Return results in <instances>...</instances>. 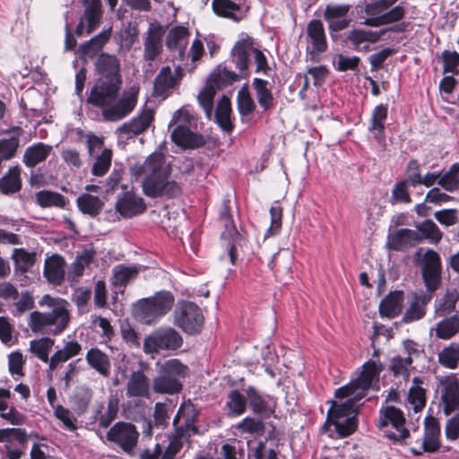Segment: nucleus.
Segmentation results:
<instances>
[{
    "mask_svg": "<svg viewBox=\"0 0 459 459\" xmlns=\"http://www.w3.org/2000/svg\"><path fill=\"white\" fill-rule=\"evenodd\" d=\"M165 157L160 152H152L143 163H135L131 167V174L136 179L143 178V193L150 198L178 197L182 189L178 183L169 180L170 171L164 167Z\"/></svg>",
    "mask_w": 459,
    "mask_h": 459,
    "instance_id": "obj_1",
    "label": "nucleus"
},
{
    "mask_svg": "<svg viewBox=\"0 0 459 459\" xmlns=\"http://www.w3.org/2000/svg\"><path fill=\"white\" fill-rule=\"evenodd\" d=\"M123 82L97 78L86 99V103L101 109L105 121L116 122L128 116L135 108L134 94L119 99Z\"/></svg>",
    "mask_w": 459,
    "mask_h": 459,
    "instance_id": "obj_2",
    "label": "nucleus"
},
{
    "mask_svg": "<svg viewBox=\"0 0 459 459\" xmlns=\"http://www.w3.org/2000/svg\"><path fill=\"white\" fill-rule=\"evenodd\" d=\"M45 299H49L48 306L52 307L50 312L33 311L30 315V326L32 332L47 331L48 326H54L53 329L48 331V333L57 335L63 333L69 323L70 315L64 304H56V299L48 295Z\"/></svg>",
    "mask_w": 459,
    "mask_h": 459,
    "instance_id": "obj_3",
    "label": "nucleus"
},
{
    "mask_svg": "<svg viewBox=\"0 0 459 459\" xmlns=\"http://www.w3.org/2000/svg\"><path fill=\"white\" fill-rule=\"evenodd\" d=\"M188 368L179 359H170L159 368L152 379V388L156 394H177L183 389L181 379L186 375Z\"/></svg>",
    "mask_w": 459,
    "mask_h": 459,
    "instance_id": "obj_4",
    "label": "nucleus"
},
{
    "mask_svg": "<svg viewBox=\"0 0 459 459\" xmlns=\"http://www.w3.org/2000/svg\"><path fill=\"white\" fill-rule=\"evenodd\" d=\"M405 422L404 413L401 409L394 405L381 406L377 427L387 439L394 443H403L410 437Z\"/></svg>",
    "mask_w": 459,
    "mask_h": 459,
    "instance_id": "obj_5",
    "label": "nucleus"
},
{
    "mask_svg": "<svg viewBox=\"0 0 459 459\" xmlns=\"http://www.w3.org/2000/svg\"><path fill=\"white\" fill-rule=\"evenodd\" d=\"M174 301V296L170 291H158L153 296L139 301L137 316L143 323L153 324L172 308Z\"/></svg>",
    "mask_w": 459,
    "mask_h": 459,
    "instance_id": "obj_6",
    "label": "nucleus"
},
{
    "mask_svg": "<svg viewBox=\"0 0 459 459\" xmlns=\"http://www.w3.org/2000/svg\"><path fill=\"white\" fill-rule=\"evenodd\" d=\"M183 344L180 333L169 326L153 330L143 341L146 354H159L161 351H176Z\"/></svg>",
    "mask_w": 459,
    "mask_h": 459,
    "instance_id": "obj_7",
    "label": "nucleus"
},
{
    "mask_svg": "<svg viewBox=\"0 0 459 459\" xmlns=\"http://www.w3.org/2000/svg\"><path fill=\"white\" fill-rule=\"evenodd\" d=\"M177 325L187 334H197L202 331L204 317L202 309L194 302H178L175 312Z\"/></svg>",
    "mask_w": 459,
    "mask_h": 459,
    "instance_id": "obj_8",
    "label": "nucleus"
},
{
    "mask_svg": "<svg viewBox=\"0 0 459 459\" xmlns=\"http://www.w3.org/2000/svg\"><path fill=\"white\" fill-rule=\"evenodd\" d=\"M350 9L349 4H327L325 8L323 16L333 42L341 39L340 31L347 29L351 22V19L347 16Z\"/></svg>",
    "mask_w": 459,
    "mask_h": 459,
    "instance_id": "obj_9",
    "label": "nucleus"
},
{
    "mask_svg": "<svg viewBox=\"0 0 459 459\" xmlns=\"http://www.w3.org/2000/svg\"><path fill=\"white\" fill-rule=\"evenodd\" d=\"M442 264L437 252L428 249L423 255L421 275L427 292L433 293L441 284Z\"/></svg>",
    "mask_w": 459,
    "mask_h": 459,
    "instance_id": "obj_10",
    "label": "nucleus"
},
{
    "mask_svg": "<svg viewBox=\"0 0 459 459\" xmlns=\"http://www.w3.org/2000/svg\"><path fill=\"white\" fill-rule=\"evenodd\" d=\"M409 24L410 22H402V23L400 24L392 25L390 27L382 29L378 31L368 30L364 29H353L347 33L346 39L343 40V42H351L353 48L359 50V46L362 43H377L387 32H405L407 30Z\"/></svg>",
    "mask_w": 459,
    "mask_h": 459,
    "instance_id": "obj_11",
    "label": "nucleus"
},
{
    "mask_svg": "<svg viewBox=\"0 0 459 459\" xmlns=\"http://www.w3.org/2000/svg\"><path fill=\"white\" fill-rule=\"evenodd\" d=\"M107 439L118 445L125 452L132 451L137 444L139 433L134 424L118 421L107 432Z\"/></svg>",
    "mask_w": 459,
    "mask_h": 459,
    "instance_id": "obj_12",
    "label": "nucleus"
},
{
    "mask_svg": "<svg viewBox=\"0 0 459 459\" xmlns=\"http://www.w3.org/2000/svg\"><path fill=\"white\" fill-rule=\"evenodd\" d=\"M94 66L99 79L123 82L121 64L117 56L101 52L98 55Z\"/></svg>",
    "mask_w": 459,
    "mask_h": 459,
    "instance_id": "obj_13",
    "label": "nucleus"
},
{
    "mask_svg": "<svg viewBox=\"0 0 459 459\" xmlns=\"http://www.w3.org/2000/svg\"><path fill=\"white\" fill-rule=\"evenodd\" d=\"M254 40L250 36L238 40L233 46L230 56L231 61L244 79L249 76L250 52H253Z\"/></svg>",
    "mask_w": 459,
    "mask_h": 459,
    "instance_id": "obj_14",
    "label": "nucleus"
},
{
    "mask_svg": "<svg viewBox=\"0 0 459 459\" xmlns=\"http://www.w3.org/2000/svg\"><path fill=\"white\" fill-rule=\"evenodd\" d=\"M115 208L122 217L130 219L143 214L147 206L143 197L138 196L132 191H127L117 200Z\"/></svg>",
    "mask_w": 459,
    "mask_h": 459,
    "instance_id": "obj_15",
    "label": "nucleus"
},
{
    "mask_svg": "<svg viewBox=\"0 0 459 459\" xmlns=\"http://www.w3.org/2000/svg\"><path fill=\"white\" fill-rule=\"evenodd\" d=\"M164 33L165 30L160 24L152 23L150 25L143 43V58L145 61L152 62L160 55Z\"/></svg>",
    "mask_w": 459,
    "mask_h": 459,
    "instance_id": "obj_16",
    "label": "nucleus"
},
{
    "mask_svg": "<svg viewBox=\"0 0 459 459\" xmlns=\"http://www.w3.org/2000/svg\"><path fill=\"white\" fill-rule=\"evenodd\" d=\"M441 427L439 420L429 415L424 420V436L422 440V450L425 453H436L441 447L440 442Z\"/></svg>",
    "mask_w": 459,
    "mask_h": 459,
    "instance_id": "obj_17",
    "label": "nucleus"
},
{
    "mask_svg": "<svg viewBox=\"0 0 459 459\" xmlns=\"http://www.w3.org/2000/svg\"><path fill=\"white\" fill-rule=\"evenodd\" d=\"M154 120V112L151 108H143L136 117L122 124L117 132L125 135H139L144 133Z\"/></svg>",
    "mask_w": 459,
    "mask_h": 459,
    "instance_id": "obj_18",
    "label": "nucleus"
},
{
    "mask_svg": "<svg viewBox=\"0 0 459 459\" xmlns=\"http://www.w3.org/2000/svg\"><path fill=\"white\" fill-rule=\"evenodd\" d=\"M172 142L183 149H196L205 145L204 137L192 132L186 126H177L171 133Z\"/></svg>",
    "mask_w": 459,
    "mask_h": 459,
    "instance_id": "obj_19",
    "label": "nucleus"
},
{
    "mask_svg": "<svg viewBox=\"0 0 459 459\" xmlns=\"http://www.w3.org/2000/svg\"><path fill=\"white\" fill-rule=\"evenodd\" d=\"M126 396L149 399L151 396V383L142 369L133 371L126 383Z\"/></svg>",
    "mask_w": 459,
    "mask_h": 459,
    "instance_id": "obj_20",
    "label": "nucleus"
},
{
    "mask_svg": "<svg viewBox=\"0 0 459 459\" xmlns=\"http://www.w3.org/2000/svg\"><path fill=\"white\" fill-rule=\"evenodd\" d=\"M382 365H377L374 360L368 359L362 365V370L357 378L352 379L356 385L360 388L358 398H364L368 390L371 387L375 377H378L382 371Z\"/></svg>",
    "mask_w": 459,
    "mask_h": 459,
    "instance_id": "obj_21",
    "label": "nucleus"
},
{
    "mask_svg": "<svg viewBox=\"0 0 459 459\" xmlns=\"http://www.w3.org/2000/svg\"><path fill=\"white\" fill-rule=\"evenodd\" d=\"M404 301L403 290L390 291L379 304V315L381 317L394 318L402 313Z\"/></svg>",
    "mask_w": 459,
    "mask_h": 459,
    "instance_id": "obj_22",
    "label": "nucleus"
},
{
    "mask_svg": "<svg viewBox=\"0 0 459 459\" xmlns=\"http://www.w3.org/2000/svg\"><path fill=\"white\" fill-rule=\"evenodd\" d=\"M65 267L64 257L56 254L45 260L43 274L49 283L59 286L65 281Z\"/></svg>",
    "mask_w": 459,
    "mask_h": 459,
    "instance_id": "obj_23",
    "label": "nucleus"
},
{
    "mask_svg": "<svg viewBox=\"0 0 459 459\" xmlns=\"http://www.w3.org/2000/svg\"><path fill=\"white\" fill-rule=\"evenodd\" d=\"M433 296L430 293H414L413 299L403 314L402 321L409 324L423 318L426 315V306L431 301Z\"/></svg>",
    "mask_w": 459,
    "mask_h": 459,
    "instance_id": "obj_24",
    "label": "nucleus"
},
{
    "mask_svg": "<svg viewBox=\"0 0 459 459\" xmlns=\"http://www.w3.org/2000/svg\"><path fill=\"white\" fill-rule=\"evenodd\" d=\"M306 33L311 42L314 53H324L328 48L326 35L323 22L313 19L308 22Z\"/></svg>",
    "mask_w": 459,
    "mask_h": 459,
    "instance_id": "obj_25",
    "label": "nucleus"
},
{
    "mask_svg": "<svg viewBox=\"0 0 459 459\" xmlns=\"http://www.w3.org/2000/svg\"><path fill=\"white\" fill-rule=\"evenodd\" d=\"M139 275V268L135 265L117 264L112 269L111 285L124 292L129 282L135 280Z\"/></svg>",
    "mask_w": 459,
    "mask_h": 459,
    "instance_id": "obj_26",
    "label": "nucleus"
},
{
    "mask_svg": "<svg viewBox=\"0 0 459 459\" xmlns=\"http://www.w3.org/2000/svg\"><path fill=\"white\" fill-rule=\"evenodd\" d=\"M443 411L446 416L451 415L459 407V379H448L441 394Z\"/></svg>",
    "mask_w": 459,
    "mask_h": 459,
    "instance_id": "obj_27",
    "label": "nucleus"
},
{
    "mask_svg": "<svg viewBox=\"0 0 459 459\" xmlns=\"http://www.w3.org/2000/svg\"><path fill=\"white\" fill-rule=\"evenodd\" d=\"M387 116V104H378L372 110L368 129L373 134L375 140L377 142L385 140V129Z\"/></svg>",
    "mask_w": 459,
    "mask_h": 459,
    "instance_id": "obj_28",
    "label": "nucleus"
},
{
    "mask_svg": "<svg viewBox=\"0 0 459 459\" xmlns=\"http://www.w3.org/2000/svg\"><path fill=\"white\" fill-rule=\"evenodd\" d=\"M21 173L22 169L19 165L10 167L0 178V194L13 195L21 191L22 187Z\"/></svg>",
    "mask_w": 459,
    "mask_h": 459,
    "instance_id": "obj_29",
    "label": "nucleus"
},
{
    "mask_svg": "<svg viewBox=\"0 0 459 459\" xmlns=\"http://www.w3.org/2000/svg\"><path fill=\"white\" fill-rule=\"evenodd\" d=\"M406 10L402 5H396L391 9H387L386 12L376 17H368L362 22V24L369 27H380L384 25L400 24L403 17L405 16Z\"/></svg>",
    "mask_w": 459,
    "mask_h": 459,
    "instance_id": "obj_30",
    "label": "nucleus"
},
{
    "mask_svg": "<svg viewBox=\"0 0 459 459\" xmlns=\"http://www.w3.org/2000/svg\"><path fill=\"white\" fill-rule=\"evenodd\" d=\"M421 238L418 233L409 229H400L388 237V247L391 250L400 251L420 242Z\"/></svg>",
    "mask_w": 459,
    "mask_h": 459,
    "instance_id": "obj_31",
    "label": "nucleus"
},
{
    "mask_svg": "<svg viewBox=\"0 0 459 459\" xmlns=\"http://www.w3.org/2000/svg\"><path fill=\"white\" fill-rule=\"evenodd\" d=\"M328 403H330V408L327 411V422L330 423H335L341 418L351 417L359 412V406L353 400H346L341 403L331 400Z\"/></svg>",
    "mask_w": 459,
    "mask_h": 459,
    "instance_id": "obj_32",
    "label": "nucleus"
},
{
    "mask_svg": "<svg viewBox=\"0 0 459 459\" xmlns=\"http://www.w3.org/2000/svg\"><path fill=\"white\" fill-rule=\"evenodd\" d=\"M51 151L52 147L44 143H34L25 149L22 162L28 168H34L45 161Z\"/></svg>",
    "mask_w": 459,
    "mask_h": 459,
    "instance_id": "obj_33",
    "label": "nucleus"
},
{
    "mask_svg": "<svg viewBox=\"0 0 459 459\" xmlns=\"http://www.w3.org/2000/svg\"><path fill=\"white\" fill-rule=\"evenodd\" d=\"M242 78L239 74L230 71L219 65L209 75L207 81L216 89L222 90Z\"/></svg>",
    "mask_w": 459,
    "mask_h": 459,
    "instance_id": "obj_34",
    "label": "nucleus"
},
{
    "mask_svg": "<svg viewBox=\"0 0 459 459\" xmlns=\"http://www.w3.org/2000/svg\"><path fill=\"white\" fill-rule=\"evenodd\" d=\"M252 85L255 91L257 102L263 110L268 111L272 109L275 105V101L273 91L269 87V82L262 78H255Z\"/></svg>",
    "mask_w": 459,
    "mask_h": 459,
    "instance_id": "obj_35",
    "label": "nucleus"
},
{
    "mask_svg": "<svg viewBox=\"0 0 459 459\" xmlns=\"http://www.w3.org/2000/svg\"><path fill=\"white\" fill-rule=\"evenodd\" d=\"M87 363L99 374L107 377L110 374V360L108 356L99 348H91L86 353Z\"/></svg>",
    "mask_w": 459,
    "mask_h": 459,
    "instance_id": "obj_36",
    "label": "nucleus"
},
{
    "mask_svg": "<svg viewBox=\"0 0 459 459\" xmlns=\"http://www.w3.org/2000/svg\"><path fill=\"white\" fill-rule=\"evenodd\" d=\"M231 112L230 100L226 95H223L217 104L215 110V121L226 133H231L234 129V125L230 119Z\"/></svg>",
    "mask_w": 459,
    "mask_h": 459,
    "instance_id": "obj_37",
    "label": "nucleus"
},
{
    "mask_svg": "<svg viewBox=\"0 0 459 459\" xmlns=\"http://www.w3.org/2000/svg\"><path fill=\"white\" fill-rule=\"evenodd\" d=\"M35 202L41 208L64 209L68 204V199L58 192L44 189L35 194Z\"/></svg>",
    "mask_w": 459,
    "mask_h": 459,
    "instance_id": "obj_38",
    "label": "nucleus"
},
{
    "mask_svg": "<svg viewBox=\"0 0 459 459\" xmlns=\"http://www.w3.org/2000/svg\"><path fill=\"white\" fill-rule=\"evenodd\" d=\"M111 36V28L104 30L90 40L82 43L79 48V52L83 56L93 57L109 40Z\"/></svg>",
    "mask_w": 459,
    "mask_h": 459,
    "instance_id": "obj_39",
    "label": "nucleus"
},
{
    "mask_svg": "<svg viewBox=\"0 0 459 459\" xmlns=\"http://www.w3.org/2000/svg\"><path fill=\"white\" fill-rule=\"evenodd\" d=\"M178 83V80L172 75L169 66H163L154 79L153 91L158 97L167 95V92L173 89Z\"/></svg>",
    "mask_w": 459,
    "mask_h": 459,
    "instance_id": "obj_40",
    "label": "nucleus"
},
{
    "mask_svg": "<svg viewBox=\"0 0 459 459\" xmlns=\"http://www.w3.org/2000/svg\"><path fill=\"white\" fill-rule=\"evenodd\" d=\"M82 345L77 341L67 342L64 348L56 351L49 359V368L55 369L59 363L65 362L71 358L80 354Z\"/></svg>",
    "mask_w": 459,
    "mask_h": 459,
    "instance_id": "obj_41",
    "label": "nucleus"
},
{
    "mask_svg": "<svg viewBox=\"0 0 459 459\" xmlns=\"http://www.w3.org/2000/svg\"><path fill=\"white\" fill-rule=\"evenodd\" d=\"M77 206L83 214L91 217L99 215L103 208V202L96 195L82 194L76 199Z\"/></svg>",
    "mask_w": 459,
    "mask_h": 459,
    "instance_id": "obj_42",
    "label": "nucleus"
},
{
    "mask_svg": "<svg viewBox=\"0 0 459 459\" xmlns=\"http://www.w3.org/2000/svg\"><path fill=\"white\" fill-rule=\"evenodd\" d=\"M212 7L213 12L220 17L228 18L234 22L241 20L236 14L240 10V5L231 0H212Z\"/></svg>",
    "mask_w": 459,
    "mask_h": 459,
    "instance_id": "obj_43",
    "label": "nucleus"
},
{
    "mask_svg": "<svg viewBox=\"0 0 459 459\" xmlns=\"http://www.w3.org/2000/svg\"><path fill=\"white\" fill-rule=\"evenodd\" d=\"M459 333V315L445 318L437 324L436 336L439 339L448 340Z\"/></svg>",
    "mask_w": 459,
    "mask_h": 459,
    "instance_id": "obj_44",
    "label": "nucleus"
},
{
    "mask_svg": "<svg viewBox=\"0 0 459 459\" xmlns=\"http://www.w3.org/2000/svg\"><path fill=\"white\" fill-rule=\"evenodd\" d=\"M246 393L247 400L248 401V404L252 411L255 414H263L268 417L270 415V411L267 408L268 403L260 393L254 386H248Z\"/></svg>",
    "mask_w": 459,
    "mask_h": 459,
    "instance_id": "obj_45",
    "label": "nucleus"
},
{
    "mask_svg": "<svg viewBox=\"0 0 459 459\" xmlns=\"http://www.w3.org/2000/svg\"><path fill=\"white\" fill-rule=\"evenodd\" d=\"M237 107L239 114L243 117L249 116L255 110V103L249 92L248 85L245 83L238 91Z\"/></svg>",
    "mask_w": 459,
    "mask_h": 459,
    "instance_id": "obj_46",
    "label": "nucleus"
},
{
    "mask_svg": "<svg viewBox=\"0 0 459 459\" xmlns=\"http://www.w3.org/2000/svg\"><path fill=\"white\" fill-rule=\"evenodd\" d=\"M96 252L94 249H83L72 264L71 273L74 277H82L85 268L89 267L94 261Z\"/></svg>",
    "mask_w": 459,
    "mask_h": 459,
    "instance_id": "obj_47",
    "label": "nucleus"
},
{
    "mask_svg": "<svg viewBox=\"0 0 459 459\" xmlns=\"http://www.w3.org/2000/svg\"><path fill=\"white\" fill-rule=\"evenodd\" d=\"M216 89L207 81L206 85L197 96L198 103L203 108L208 119H211L213 110Z\"/></svg>",
    "mask_w": 459,
    "mask_h": 459,
    "instance_id": "obj_48",
    "label": "nucleus"
},
{
    "mask_svg": "<svg viewBox=\"0 0 459 459\" xmlns=\"http://www.w3.org/2000/svg\"><path fill=\"white\" fill-rule=\"evenodd\" d=\"M55 343V341L49 337H42L38 340L30 341V350L43 362H49V352Z\"/></svg>",
    "mask_w": 459,
    "mask_h": 459,
    "instance_id": "obj_49",
    "label": "nucleus"
},
{
    "mask_svg": "<svg viewBox=\"0 0 459 459\" xmlns=\"http://www.w3.org/2000/svg\"><path fill=\"white\" fill-rule=\"evenodd\" d=\"M437 184L448 192L457 190L459 188V163H454L444 175L440 173Z\"/></svg>",
    "mask_w": 459,
    "mask_h": 459,
    "instance_id": "obj_50",
    "label": "nucleus"
},
{
    "mask_svg": "<svg viewBox=\"0 0 459 459\" xmlns=\"http://www.w3.org/2000/svg\"><path fill=\"white\" fill-rule=\"evenodd\" d=\"M92 393L88 387L77 388L74 395L71 397L73 409L78 415L83 414L91 401Z\"/></svg>",
    "mask_w": 459,
    "mask_h": 459,
    "instance_id": "obj_51",
    "label": "nucleus"
},
{
    "mask_svg": "<svg viewBox=\"0 0 459 459\" xmlns=\"http://www.w3.org/2000/svg\"><path fill=\"white\" fill-rule=\"evenodd\" d=\"M119 409V400L116 396H111L108 402L107 410L101 412L100 410L97 411L99 426L101 428H108L112 421L117 418Z\"/></svg>",
    "mask_w": 459,
    "mask_h": 459,
    "instance_id": "obj_52",
    "label": "nucleus"
},
{
    "mask_svg": "<svg viewBox=\"0 0 459 459\" xmlns=\"http://www.w3.org/2000/svg\"><path fill=\"white\" fill-rule=\"evenodd\" d=\"M226 407L229 409L230 415H241L246 411L247 397H245L238 390H231L228 394Z\"/></svg>",
    "mask_w": 459,
    "mask_h": 459,
    "instance_id": "obj_53",
    "label": "nucleus"
},
{
    "mask_svg": "<svg viewBox=\"0 0 459 459\" xmlns=\"http://www.w3.org/2000/svg\"><path fill=\"white\" fill-rule=\"evenodd\" d=\"M174 411V406L166 403H156L153 411L154 426L165 429L169 423V415Z\"/></svg>",
    "mask_w": 459,
    "mask_h": 459,
    "instance_id": "obj_54",
    "label": "nucleus"
},
{
    "mask_svg": "<svg viewBox=\"0 0 459 459\" xmlns=\"http://www.w3.org/2000/svg\"><path fill=\"white\" fill-rule=\"evenodd\" d=\"M112 160V151L110 149H103L96 157L91 168V173L96 177H103L109 169Z\"/></svg>",
    "mask_w": 459,
    "mask_h": 459,
    "instance_id": "obj_55",
    "label": "nucleus"
},
{
    "mask_svg": "<svg viewBox=\"0 0 459 459\" xmlns=\"http://www.w3.org/2000/svg\"><path fill=\"white\" fill-rule=\"evenodd\" d=\"M439 362L448 368H455L459 362V343L453 342L438 355Z\"/></svg>",
    "mask_w": 459,
    "mask_h": 459,
    "instance_id": "obj_56",
    "label": "nucleus"
},
{
    "mask_svg": "<svg viewBox=\"0 0 459 459\" xmlns=\"http://www.w3.org/2000/svg\"><path fill=\"white\" fill-rule=\"evenodd\" d=\"M409 180L402 179L397 181L393 189L391 195V203L394 204H410L411 203V197L409 192Z\"/></svg>",
    "mask_w": 459,
    "mask_h": 459,
    "instance_id": "obj_57",
    "label": "nucleus"
},
{
    "mask_svg": "<svg viewBox=\"0 0 459 459\" xmlns=\"http://www.w3.org/2000/svg\"><path fill=\"white\" fill-rule=\"evenodd\" d=\"M459 300V292L456 290H447L439 299L437 310L440 316H445L455 311Z\"/></svg>",
    "mask_w": 459,
    "mask_h": 459,
    "instance_id": "obj_58",
    "label": "nucleus"
},
{
    "mask_svg": "<svg viewBox=\"0 0 459 459\" xmlns=\"http://www.w3.org/2000/svg\"><path fill=\"white\" fill-rule=\"evenodd\" d=\"M189 36V30L185 26H175L169 30L166 38V46L169 50L180 48V41Z\"/></svg>",
    "mask_w": 459,
    "mask_h": 459,
    "instance_id": "obj_59",
    "label": "nucleus"
},
{
    "mask_svg": "<svg viewBox=\"0 0 459 459\" xmlns=\"http://www.w3.org/2000/svg\"><path fill=\"white\" fill-rule=\"evenodd\" d=\"M20 146V139L17 136L0 139V163L13 159Z\"/></svg>",
    "mask_w": 459,
    "mask_h": 459,
    "instance_id": "obj_60",
    "label": "nucleus"
},
{
    "mask_svg": "<svg viewBox=\"0 0 459 459\" xmlns=\"http://www.w3.org/2000/svg\"><path fill=\"white\" fill-rule=\"evenodd\" d=\"M219 220L223 224L226 230L230 232L236 231V226L231 212L230 199L228 195L223 197L220 205Z\"/></svg>",
    "mask_w": 459,
    "mask_h": 459,
    "instance_id": "obj_61",
    "label": "nucleus"
},
{
    "mask_svg": "<svg viewBox=\"0 0 459 459\" xmlns=\"http://www.w3.org/2000/svg\"><path fill=\"white\" fill-rule=\"evenodd\" d=\"M13 259L19 265L20 270L25 273L36 263V253L28 252L24 248H16L13 250Z\"/></svg>",
    "mask_w": 459,
    "mask_h": 459,
    "instance_id": "obj_62",
    "label": "nucleus"
},
{
    "mask_svg": "<svg viewBox=\"0 0 459 459\" xmlns=\"http://www.w3.org/2000/svg\"><path fill=\"white\" fill-rule=\"evenodd\" d=\"M271 224L265 233V238L278 235L282 224V207L278 202L270 208Z\"/></svg>",
    "mask_w": 459,
    "mask_h": 459,
    "instance_id": "obj_63",
    "label": "nucleus"
},
{
    "mask_svg": "<svg viewBox=\"0 0 459 459\" xmlns=\"http://www.w3.org/2000/svg\"><path fill=\"white\" fill-rule=\"evenodd\" d=\"M335 427V431L341 438L348 437L352 435L359 426L357 415H352L344 420L343 422L336 421L332 423Z\"/></svg>",
    "mask_w": 459,
    "mask_h": 459,
    "instance_id": "obj_64",
    "label": "nucleus"
}]
</instances>
